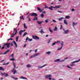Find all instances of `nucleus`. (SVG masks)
<instances>
[{
    "instance_id": "nucleus-1",
    "label": "nucleus",
    "mask_w": 80,
    "mask_h": 80,
    "mask_svg": "<svg viewBox=\"0 0 80 80\" xmlns=\"http://www.w3.org/2000/svg\"><path fill=\"white\" fill-rule=\"evenodd\" d=\"M13 63L14 67V68L12 70L11 72L12 73H13V74H15V73H17V71L16 69H15V68L16 67V66H15V62H13Z\"/></svg>"
},
{
    "instance_id": "nucleus-2",
    "label": "nucleus",
    "mask_w": 80,
    "mask_h": 80,
    "mask_svg": "<svg viewBox=\"0 0 80 80\" xmlns=\"http://www.w3.org/2000/svg\"><path fill=\"white\" fill-rule=\"evenodd\" d=\"M51 77H52V76L51 74H49L48 75H47L45 76V78H49V79L50 80H52V78H51Z\"/></svg>"
},
{
    "instance_id": "nucleus-3",
    "label": "nucleus",
    "mask_w": 80,
    "mask_h": 80,
    "mask_svg": "<svg viewBox=\"0 0 80 80\" xmlns=\"http://www.w3.org/2000/svg\"><path fill=\"white\" fill-rule=\"evenodd\" d=\"M32 38L33 39H34L35 40H39V37H38V36L35 35L32 36Z\"/></svg>"
},
{
    "instance_id": "nucleus-4",
    "label": "nucleus",
    "mask_w": 80,
    "mask_h": 80,
    "mask_svg": "<svg viewBox=\"0 0 80 80\" xmlns=\"http://www.w3.org/2000/svg\"><path fill=\"white\" fill-rule=\"evenodd\" d=\"M17 33V29H16V32L14 34V32H13L12 34L11 35H10L11 37H14V36H15V35H16Z\"/></svg>"
},
{
    "instance_id": "nucleus-5",
    "label": "nucleus",
    "mask_w": 80,
    "mask_h": 80,
    "mask_svg": "<svg viewBox=\"0 0 80 80\" xmlns=\"http://www.w3.org/2000/svg\"><path fill=\"white\" fill-rule=\"evenodd\" d=\"M1 75L2 76H4L5 77H7L8 76V74L7 73H5V72L2 73Z\"/></svg>"
},
{
    "instance_id": "nucleus-6",
    "label": "nucleus",
    "mask_w": 80,
    "mask_h": 80,
    "mask_svg": "<svg viewBox=\"0 0 80 80\" xmlns=\"http://www.w3.org/2000/svg\"><path fill=\"white\" fill-rule=\"evenodd\" d=\"M39 54V53H36V54H34L33 55L31 56L29 58H32L35 57H36L37 56H38V55Z\"/></svg>"
},
{
    "instance_id": "nucleus-7",
    "label": "nucleus",
    "mask_w": 80,
    "mask_h": 80,
    "mask_svg": "<svg viewBox=\"0 0 80 80\" xmlns=\"http://www.w3.org/2000/svg\"><path fill=\"white\" fill-rule=\"evenodd\" d=\"M10 43H6L3 44V46H7V48H9L10 47Z\"/></svg>"
},
{
    "instance_id": "nucleus-8",
    "label": "nucleus",
    "mask_w": 80,
    "mask_h": 80,
    "mask_svg": "<svg viewBox=\"0 0 80 80\" xmlns=\"http://www.w3.org/2000/svg\"><path fill=\"white\" fill-rule=\"evenodd\" d=\"M60 43L61 44L62 46L61 48H58V50H60L62 48L63 46V42H62Z\"/></svg>"
},
{
    "instance_id": "nucleus-9",
    "label": "nucleus",
    "mask_w": 80,
    "mask_h": 80,
    "mask_svg": "<svg viewBox=\"0 0 80 80\" xmlns=\"http://www.w3.org/2000/svg\"><path fill=\"white\" fill-rule=\"evenodd\" d=\"M38 15L37 14L35 13H33L32 14H31V16H32V17H37Z\"/></svg>"
},
{
    "instance_id": "nucleus-10",
    "label": "nucleus",
    "mask_w": 80,
    "mask_h": 80,
    "mask_svg": "<svg viewBox=\"0 0 80 80\" xmlns=\"http://www.w3.org/2000/svg\"><path fill=\"white\" fill-rule=\"evenodd\" d=\"M28 40V41H30V42L32 41V39H29L28 37H27L26 39V41L27 42Z\"/></svg>"
},
{
    "instance_id": "nucleus-11",
    "label": "nucleus",
    "mask_w": 80,
    "mask_h": 80,
    "mask_svg": "<svg viewBox=\"0 0 80 80\" xmlns=\"http://www.w3.org/2000/svg\"><path fill=\"white\" fill-rule=\"evenodd\" d=\"M64 31V33H65V34H67V33H68V32H69V30L68 29H67L66 30H63Z\"/></svg>"
},
{
    "instance_id": "nucleus-12",
    "label": "nucleus",
    "mask_w": 80,
    "mask_h": 80,
    "mask_svg": "<svg viewBox=\"0 0 80 80\" xmlns=\"http://www.w3.org/2000/svg\"><path fill=\"white\" fill-rule=\"evenodd\" d=\"M21 79H24V80H27V78L23 76H21L20 77Z\"/></svg>"
},
{
    "instance_id": "nucleus-13",
    "label": "nucleus",
    "mask_w": 80,
    "mask_h": 80,
    "mask_svg": "<svg viewBox=\"0 0 80 80\" xmlns=\"http://www.w3.org/2000/svg\"><path fill=\"white\" fill-rule=\"evenodd\" d=\"M37 8L38 10V11H40L39 12L40 13H41V12H42V10H41V9L40 8L37 7Z\"/></svg>"
},
{
    "instance_id": "nucleus-14",
    "label": "nucleus",
    "mask_w": 80,
    "mask_h": 80,
    "mask_svg": "<svg viewBox=\"0 0 80 80\" xmlns=\"http://www.w3.org/2000/svg\"><path fill=\"white\" fill-rule=\"evenodd\" d=\"M80 61V58L78 59V61H74L73 62H72V63H76L77 62H78Z\"/></svg>"
},
{
    "instance_id": "nucleus-15",
    "label": "nucleus",
    "mask_w": 80,
    "mask_h": 80,
    "mask_svg": "<svg viewBox=\"0 0 80 80\" xmlns=\"http://www.w3.org/2000/svg\"><path fill=\"white\" fill-rule=\"evenodd\" d=\"M13 42L14 43L15 45V46L16 48H17L18 45H17V43L16 42H15V41H13Z\"/></svg>"
},
{
    "instance_id": "nucleus-16",
    "label": "nucleus",
    "mask_w": 80,
    "mask_h": 80,
    "mask_svg": "<svg viewBox=\"0 0 80 80\" xmlns=\"http://www.w3.org/2000/svg\"><path fill=\"white\" fill-rule=\"evenodd\" d=\"M64 24H65V25H67L68 24V23H67V20L66 19H65L64 20Z\"/></svg>"
},
{
    "instance_id": "nucleus-17",
    "label": "nucleus",
    "mask_w": 80,
    "mask_h": 80,
    "mask_svg": "<svg viewBox=\"0 0 80 80\" xmlns=\"http://www.w3.org/2000/svg\"><path fill=\"white\" fill-rule=\"evenodd\" d=\"M37 23H38L39 25H40L42 24V23L43 22V21H37Z\"/></svg>"
},
{
    "instance_id": "nucleus-18",
    "label": "nucleus",
    "mask_w": 80,
    "mask_h": 80,
    "mask_svg": "<svg viewBox=\"0 0 80 80\" xmlns=\"http://www.w3.org/2000/svg\"><path fill=\"white\" fill-rule=\"evenodd\" d=\"M52 28H49V32H51V33H52L53 31H52V29H51Z\"/></svg>"
},
{
    "instance_id": "nucleus-19",
    "label": "nucleus",
    "mask_w": 80,
    "mask_h": 80,
    "mask_svg": "<svg viewBox=\"0 0 80 80\" xmlns=\"http://www.w3.org/2000/svg\"><path fill=\"white\" fill-rule=\"evenodd\" d=\"M32 67V66L31 65H30L29 64H28L27 65V67H28V68H30Z\"/></svg>"
},
{
    "instance_id": "nucleus-20",
    "label": "nucleus",
    "mask_w": 80,
    "mask_h": 80,
    "mask_svg": "<svg viewBox=\"0 0 80 80\" xmlns=\"http://www.w3.org/2000/svg\"><path fill=\"white\" fill-rule=\"evenodd\" d=\"M0 70H3V71H4V70H5V69L3 68L2 67H0Z\"/></svg>"
},
{
    "instance_id": "nucleus-21",
    "label": "nucleus",
    "mask_w": 80,
    "mask_h": 80,
    "mask_svg": "<svg viewBox=\"0 0 80 80\" xmlns=\"http://www.w3.org/2000/svg\"><path fill=\"white\" fill-rule=\"evenodd\" d=\"M24 27L25 29H27V26H26V24H24Z\"/></svg>"
},
{
    "instance_id": "nucleus-22",
    "label": "nucleus",
    "mask_w": 80,
    "mask_h": 80,
    "mask_svg": "<svg viewBox=\"0 0 80 80\" xmlns=\"http://www.w3.org/2000/svg\"><path fill=\"white\" fill-rule=\"evenodd\" d=\"M60 60L59 59H57L55 60L54 62H59Z\"/></svg>"
},
{
    "instance_id": "nucleus-23",
    "label": "nucleus",
    "mask_w": 80,
    "mask_h": 80,
    "mask_svg": "<svg viewBox=\"0 0 80 80\" xmlns=\"http://www.w3.org/2000/svg\"><path fill=\"white\" fill-rule=\"evenodd\" d=\"M11 77L12 78H13V79H14L15 80H18V78H15V77H13L12 76H11Z\"/></svg>"
},
{
    "instance_id": "nucleus-24",
    "label": "nucleus",
    "mask_w": 80,
    "mask_h": 80,
    "mask_svg": "<svg viewBox=\"0 0 80 80\" xmlns=\"http://www.w3.org/2000/svg\"><path fill=\"white\" fill-rule=\"evenodd\" d=\"M8 52H9V50H7L6 51V52H5L4 53H3V55H6V53H8Z\"/></svg>"
},
{
    "instance_id": "nucleus-25",
    "label": "nucleus",
    "mask_w": 80,
    "mask_h": 80,
    "mask_svg": "<svg viewBox=\"0 0 80 80\" xmlns=\"http://www.w3.org/2000/svg\"><path fill=\"white\" fill-rule=\"evenodd\" d=\"M38 20V18L37 17H34L33 19V21H35V20Z\"/></svg>"
},
{
    "instance_id": "nucleus-26",
    "label": "nucleus",
    "mask_w": 80,
    "mask_h": 80,
    "mask_svg": "<svg viewBox=\"0 0 80 80\" xmlns=\"http://www.w3.org/2000/svg\"><path fill=\"white\" fill-rule=\"evenodd\" d=\"M64 19V18L63 17H61V18H59L58 20L59 21H61V20H62V19Z\"/></svg>"
},
{
    "instance_id": "nucleus-27",
    "label": "nucleus",
    "mask_w": 80,
    "mask_h": 80,
    "mask_svg": "<svg viewBox=\"0 0 80 80\" xmlns=\"http://www.w3.org/2000/svg\"><path fill=\"white\" fill-rule=\"evenodd\" d=\"M73 27H74L75 25H77V22L76 24L74 22H73L72 23Z\"/></svg>"
},
{
    "instance_id": "nucleus-28",
    "label": "nucleus",
    "mask_w": 80,
    "mask_h": 80,
    "mask_svg": "<svg viewBox=\"0 0 80 80\" xmlns=\"http://www.w3.org/2000/svg\"><path fill=\"white\" fill-rule=\"evenodd\" d=\"M45 66H47V64L44 65L43 66L41 67H39V68H43V67H45Z\"/></svg>"
},
{
    "instance_id": "nucleus-29",
    "label": "nucleus",
    "mask_w": 80,
    "mask_h": 80,
    "mask_svg": "<svg viewBox=\"0 0 80 80\" xmlns=\"http://www.w3.org/2000/svg\"><path fill=\"white\" fill-rule=\"evenodd\" d=\"M27 32H24L23 35V37H25V35H27Z\"/></svg>"
},
{
    "instance_id": "nucleus-30",
    "label": "nucleus",
    "mask_w": 80,
    "mask_h": 80,
    "mask_svg": "<svg viewBox=\"0 0 80 80\" xmlns=\"http://www.w3.org/2000/svg\"><path fill=\"white\" fill-rule=\"evenodd\" d=\"M56 8H58L60 7V5H58V6H56Z\"/></svg>"
},
{
    "instance_id": "nucleus-31",
    "label": "nucleus",
    "mask_w": 80,
    "mask_h": 80,
    "mask_svg": "<svg viewBox=\"0 0 80 80\" xmlns=\"http://www.w3.org/2000/svg\"><path fill=\"white\" fill-rule=\"evenodd\" d=\"M40 32L41 33H44V32L43 31V29H42L41 30V31H40Z\"/></svg>"
},
{
    "instance_id": "nucleus-32",
    "label": "nucleus",
    "mask_w": 80,
    "mask_h": 80,
    "mask_svg": "<svg viewBox=\"0 0 80 80\" xmlns=\"http://www.w3.org/2000/svg\"><path fill=\"white\" fill-rule=\"evenodd\" d=\"M57 27H55V28L54 29V31H57Z\"/></svg>"
},
{
    "instance_id": "nucleus-33",
    "label": "nucleus",
    "mask_w": 80,
    "mask_h": 80,
    "mask_svg": "<svg viewBox=\"0 0 80 80\" xmlns=\"http://www.w3.org/2000/svg\"><path fill=\"white\" fill-rule=\"evenodd\" d=\"M22 30L19 32V34L20 35H22Z\"/></svg>"
},
{
    "instance_id": "nucleus-34",
    "label": "nucleus",
    "mask_w": 80,
    "mask_h": 80,
    "mask_svg": "<svg viewBox=\"0 0 80 80\" xmlns=\"http://www.w3.org/2000/svg\"><path fill=\"white\" fill-rule=\"evenodd\" d=\"M51 41H52V38H51L49 40L48 43H49L50 42H51Z\"/></svg>"
},
{
    "instance_id": "nucleus-35",
    "label": "nucleus",
    "mask_w": 80,
    "mask_h": 80,
    "mask_svg": "<svg viewBox=\"0 0 80 80\" xmlns=\"http://www.w3.org/2000/svg\"><path fill=\"white\" fill-rule=\"evenodd\" d=\"M41 18H43L44 17V14H42L41 15Z\"/></svg>"
},
{
    "instance_id": "nucleus-36",
    "label": "nucleus",
    "mask_w": 80,
    "mask_h": 80,
    "mask_svg": "<svg viewBox=\"0 0 80 80\" xmlns=\"http://www.w3.org/2000/svg\"><path fill=\"white\" fill-rule=\"evenodd\" d=\"M75 65L74 64H71L70 65V67H73V66H75Z\"/></svg>"
},
{
    "instance_id": "nucleus-37",
    "label": "nucleus",
    "mask_w": 80,
    "mask_h": 80,
    "mask_svg": "<svg viewBox=\"0 0 80 80\" xmlns=\"http://www.w3.org/2000/svg\"><path fill=\"white\" fill-rule=\"evenodd\" d=\"M8 64H9V62H8L7 63H4L3 64V65H8Z\"/></svg>"
},
{
    "instance_id": "nucleus-38",
    "label": "nucleus",
    "mask_w": 80,
    "mask_h": 80,
    "mask_svg": "<svg viewBox=\"0 0 80 80\" xmlns=\"http://www.w3.org/2000/svg\"><path fill=\"white\" fill-rule=\"evenodd\" d=\"M56 43H57V42H54L52 44V45H55V44H56Z\"/></svg>"
},
{
    "instance_id": "nucleus-39",
    "label": "nucleus",
    "mask_w": 80,
    "mask_h": 80,
    "mask_svg": "<svg viewBox=\"0 0 80 80\" xmlns=\"http://www.w3.org/2000/svg\"><path fill=\"white\" fill-rule=\"evenodd\" d=\"M18 37H17L16 38V42H18Z\"/></svg>"
},
{
    "instance_id": "nucleus-40",
    "label": "nucleus",
    "mask_w": 80,
    "mask_h": 80,
    "mask_svg": "<svg viewBox=\"0 0 80 80\" xmlns=\"http://www.w3.org/2000/svg\"><path fill=\"white\" fill-rule=\"evenodd\" d=\"M70 18V16H67L65 17V18Z\"/></svg>"
},
{
    "instance_id": "nucleus-41",
    "label": "nucleus",
    "mask_w": 80,
    "mask_h": 80,
    "mask_svg": "<svg viewBox=\"0 0 80 80\" xmlns=\"http://www.w3.org/2000/svg\"><path fill=\"white\" fill-rule=\"evenodd\" d=\"M10 60H11V61H14V60H15V59L12 58L10 59Z\"/></svg>"
},
{
    "instance_id": "nucleus-42",
    "label": "nucleus",
    "mask_w": 80,
    "mask_h": 80,
    "mask_svg": "<svg viewBox=\"0 0 80 80\" xmlns=\"http://www.w3.org/2000/svg\"><path fill=\"white\" fill-rule=\"evenodd\" d=\"M20 18L22 19H23V16L22 15V16H21L20 17Z\"/></svg>"
},
{
    "instance_id": "nucleus-43",
    "label": "nucleus",
    "mask_w": 80,
    "mask_h": 80,
    "mask_svg": "<svg viewBox=\"0 0 80 80\" xmlns=\"http://www.w3.org/2000/svg\"><path fill=\"white\" fill-rule=\"evenodd\" d=\"M67 67H68L69 68H70V69H72V68H70L69 66H67Z\"/></svg>"
},
{
    "instance_id": "nucleus-44",
    "label": "nucleus",
    "mask_w": 80,
    "mask_h": 80,
    "mask_svg": "<svg viewBox=\"0 0 80 80\" xmlns=\"http://www.w3.org/2000/svg\"><path fill=\"white\" fill-rule=\"evenodd\" d=\"M51 53V52L50 51H49L46 52V53H47V54H50V53Z\"/></svg>"
},
{
    "instance_id": "nucleus-45",
    "label": "nucleus",
    "mask_w": 80,
    "mask_h": 80,
    "mask_svg": "<svg viewBox=\"0 0 80 80\" xmlns=\"http://www.w3.org/2000/svg\"><path fill=\"white\" fill-rule=\"evenodd\" d=\"M49 9H50V10H53V8H52L51 7H49Z\"/></svg>"
},
{
    "instance_id": "nucleus-46",
    "label": "nucleus",
    "mask_w": 80,
    "mask_h": 80,
    "mask_svg": "<svg viewBox=\"0 0 80 80\" xmlns=\"http://www.w3.org/2000/svg\"><path fill=\"white\" fill-rule=\"evenodd\" d=\"M13 40V39L12 38H10L8 39V41H9V40Z\"/></svg>"
},
{
    "instance_id": "nucleus-47",
    "label": "nucleus",
    "mask_w": 80,
    "mask_h": 80,
    "mask_svg": "<svg viewBox=\"0 0 80 80\" xmlns=\"http://www.w3.org/2000/svg\"><path fill=\"white\" fill-rule=\"evenodd\" d=\"M60 41H58L56 42V43H60Z\"/></svg>"
},
{
    "instance_id": "nucleus-48",
    "label": "nucleus",
    "mask_w": 80,
    "mask_h": 80,
    "mask_svg": "<svg viewBox=\"0 0 80 80\" xmlns=\"http://www.w3.org/2000/svg\"><path fill=\"white\" fill-rule=\"evenodd\" d=\"M3 46V47H2V48H1V49L2 50V49H4V48H5V46Z\"/></svg>"
},
{
    "instance_id": "nucleus-49",
    "label": "nucleus",
    "mask_w": 80,
    "mask_h": 80,
    "mask_svg": "<svg viewBox=\"0 0 80 80\" xmlns=\"http://www.w3.org/2000/svg\"><path fill=\"white\" fill-rule=\"evenodd\" d=\"M30 15L29 14L28 15V17H27V18H29V17H30Z\"/></svg>"
},
{
    "instance_id": "nucleus-50",
    "label": "nucleus",
    "mask_w": 80,
    "mask_h": 80,
    "mask_svg": "<svg viewBox=\"0 0 80 80\" xmlns=\"http://www.w3.org/2000/svg\"><path fill=\"white\" fill-rule=\"evenodd\" d=\"M52 22H57V21L54 19L52 20Z\"/></svg>"
},
{
    "instance_id": "nucleus-51",
    "label": "nucleus",
    "mask_w": 80,
    "mask_h": 80,
    "mask_svg": "<svg viewBox=\"0 0 80 80\" xmlns=\"http://www.w3.org/2000/svg\"><path fill=\"white\" fill-rule=\"evenodd\" d=\"M72 12H73L74 11H75V9H74L72 8L71 10Z\"/></svg>"
},
{
    "instance_id": "nucleus-52",
    "label": "nucleus",
    "mask_w": 80,
    "mask_h": 80,
    "mask_svg": "<svg viewBox=\"0 0 80 80\" xmlns=\"http://www.w3.org/2000/svg\"><path fill=\"white\" fill-rule=\"evenodd\" d=\"M58 12H59V13H62V11H58Z\"/></svg>"
},
{
    "instance_id": "nucleus-53",
    "label": "nucleus",
    "mask_w": 80,
    "mask_h": 80,
    "mask_svg": "<svg viewBox=\"0 0 80 80\" xmlns=\"http://www.w3.org/2000/svg\"><path fill=\"white\" fill-rule=\"evenodd\" d=\"M42 13H43V14L46 13V12L45 11H43Z\"/></svg>"
},
{
    "instance_id": "nucleus-54",
    "label": "nucleus",
    "mask_w": 80,
    "mask_h": 80,
    "mask_svg": "<svg viewBox=\"0 0 80 80\" xmlns=\"http://www.w3.org/2000/svg\"><path fill=\"white\" fill-rule=\"evenodd\" d=\"M62 25H61V27L60 28V29H62Z\"/></svg>"
},
{
    "instance_id": "nucleus-55",
    "label": "nucleus",
    "mask_w": 80,
    "mask_h": 80,
    "mask_svg": "<svg viewBox=\"0 0 80 80\" xmlns=\"http://www.w3.org/2000/svg\"><path fill=\"white\" fill-rule=\"evenodd\" d=\"M45 22H46V23H48V20H45Z\"/></svg>"
},
{
    "instance_id": "nucleus-56",
    "label": "nucleus",
    "mask_w": 80,
    "mask_h": 80,
    "mask_svg": "<svg viewBox=\"0 0 80 80\" xmlns=\"http://www.w3.org/2000/svg\"><path fill=\"white\" fill-rule=\"evenodd\" d=\"M45 8H48V7L47 6H46L45 7Z\"/></svg>"
},
{
    "instance_id": "nucleus-57",
    "label": "nucleus",
    "mask_w": 80,
    "mask_h": 80,
    "mask_svg": "<svg viewBox=\"0 0 80 80\" xmlns=\"http://www.w3.org/2000/svg\"><path fill=\"white\" fill-rule=\"evenodd\" d=\"M25 30H21L22 31V32H25Z\"/></svg>"
},
{
    "instance_id": "nucleus-58",
    "label": "nucleus",
    "mask_w": 80,
    "mask_h": 80,
    "mask_svg": "<svg viewBox=\"0 0 80 80\" xmlns=\"http://www.w3.org/2000/svg\"><path fill=\"white\" fill-rule=\"evenodd\" d=\"M28 20H29V21L30 22V21H31V19H30V18H28Z\"/></svg>"
},
{
    "instance_id": "nucleus-59",
    "label": "nucleus",
    "mask_w": 80,
    "mask_h": 80,
    "mask_svg": "<svg viewBox=\"0 0 80 80\" xmlns=\"http://www.w3.org/2000/svg\"><path fill=\"white\" fill-rule=\"evenodd\" d=\"M13 43H12L11 44V47H12V46H13Z\"/></svg>"
},
{
    "instance_id": "nucleus-60",
    "label": "nucleus",
    "mask_w": 80,
    "mask_h": 80,
    "mask_svg": "<svg viewBox=\"0 0 80 80\" xmlns=\"http://www.w3.org/2000/svg\"><path fill=\"white\" fill-rule=\"evenodd\" d=\"M12 58H13V54H12Z\"/></svg>"
},
{
    "instance_id": "nucleus-61",
    "label": "nucleus",
    "mask_w": 80,
    "mask_h": 80,
    "mask_svg": "<svg viewBox=\"0 0 80 80\" xmlns=\"http://www.w3.org/2000/svg\"><path fill=\"white\" fill-rule=\"evenodd\" d=\"M3 61H5L4 60H3L1 61V62H3Z\"/></svg>"
},
{
    "instance_id": "nucleus-62",
    "label": "nucleus",
    "mask_w": 80,
    "mask_h": 80,
    "mask_svg": "<svg viewBox=\"0 0 80 80\" xmlns=\"http://www.w3.org/2000/svg\"><path fill=\"white\" fill-rule=\"evenodd\" d=\"M65 60H66V59H68V57H67L64 58Z\"/></svg>"
},
{
    "instance_id": "nucleus-63",
    "label": "nucleus",
    "mask_w": 80,
    "mask_h": 80,
    "mask_svg": "<svg viewBox=\"0 0 80 80\" xmlns=\"http://www.w3.org/2000/svg\"><path fill=\"white\" fill-rule=\"evenodd\" d=\"M37 52V49H36L35 50V52Z\"/></svg>"
},
{
    "instance_id": "nucleus-64",
    "label": "nucleus",
    "mask_w": 80,
    "mask_h": 80,
    "mask_svg": "<svg viewBox=\"0 0 80 80\" xmlns=\"http://www.w3.org/2000/svg\"><path fill=\"white\" fill-rule=\"evenodd\" d=\"M52 80H55V79L54 78H52Z\"/></svg>"
}]
</instances>
